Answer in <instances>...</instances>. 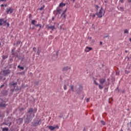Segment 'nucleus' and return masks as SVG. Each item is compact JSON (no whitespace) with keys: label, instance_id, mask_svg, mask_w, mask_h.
Masks as SVG:
<instances>
[{"label":"nucleus","instance_id":"f03ea898","mask_svg":"<svg viewBox=\"0 0 131 131\" xmlns=\"http://www.w3.org/2000/svg\"><path fill=\"white\" fill-rule=\"evenodd\" d=\"M32 112H33V109L32 108H30L29 111L28 112V114H30V116H27V119H28L29 122H30L31 120H32L33 117H34V114L33 113V116H31V114H32Z\"/></svg>","mask_w":131,"mask_h":131},{"label":"nucleus","instance_id":"b1692460","mask_svg":"<svg viewBox=\"0 0 131 131\" xmlns=\"http://www.w3.org/2000/svg\"><path fill=\"white\" fill-rule=\"evenodd\" d=\"M101 123H102L103 124V125H105V124H106V122H105V121L101 120L100 121Z\"/></svg>","mask_w":131,"mask_h":131},{"label":"nucleus","instance_id":"9d476101","mask_svg":"<svg viewBox=\"0 0 131 131\" xmlns=\"http://www.w3.org/2000/svg\"><path fill=\"white\" fill-rule=\"evenodd\" d=\"M82 86L81 85H79V88L77 90V92H81L82 91Z\"/></svg>","mask_w":131,"mask_h":131},{"label":"nucleus","instance_id":"603ef678","mask_svg":"<svg viewBox=\"0 0 131 131\" xmlns=\"http://www.w3.org/2000/svg\"><path fill=\"white\" fill-rule=\"evenodd\" d=\"M91 38H92V37H90V39H91Z\"/></svg>","mask_w":131,"mask_h":131},{"label":"nucleus","instance_id":"bb28decb","mask_svg":"<svg viewBox=\"0 0 131 131\" xmlns=\"http://www.w3.org/2000/svg\"><path fill=\"white\" fill-rule=\"evenodd\" d=\"M35 26H36L37 27H38V26L39 27V28H40L41 27V25L40 24H37L35 25Z\"/></svg>","mask_w":131,"mask_h":131},{"label":"nucleus","instance_id":"4c0bfd02","mask_svg":"<svg viewBox=\"0 0 131 131\" xmlns=\"http://www.w3.org/2000/svg\"><path fill=\"white\" fill-rule=\"evenodd\" d=\"M100 46H102V45H103V42L102 41H100Z\"/></svg>","mask_w":131,"mask_h":131},{"label":"nucleus","instance_id":"a19ab883","mask_svg":"<svg viewBox=\"0 0 131 131\" xmlns=\"http://www.w3.org/2000/svg\"><path fill=\"white\" fill-rule=\"evenodd\" d=\"M23 110H24V108H21L20 109V111H22Z\"/></svg>","mask_w":131,"mask_h":131},{"label":"nucleus","instance_id":"58836bf2","mask_svg":"<svg viewBox=\"0 0 131 131\" xmlns=\"http://www.w3.org/2000/svg\"><path fill=\"white\" fill-rule=\"evenodd\" d=\"M7 0H1L0 2H5Z\"/></svg>","mask_w":131,"mask_h":131},{"label":"nucleus","instance_id":"6e6552de","mask_svg":"<svg viewBox=\"0 0 131 131\" xmlns=\"http://www.w3.org/2000/svg\"><path fill=\"white\" fill-rule=\"evenodd\" d=\"M70 69H71V67H65L63 68L62 70L63 71H68V70H70Z\"/></svg>","mask_w":131,"mask_h":131},{"label":"nucleus","instance_id":"8fccbe9b","mask_svg":"<svg viewBox=\"0 0 131 131\" xmlns=\"http://www.w3.org/2000/svg\"><path fill=\"white\" fill-rule=\"evenodd\" d=\"M105 3H107V1H105Z\"/></svg>","mask_w":131,"mask_h":131},{"label":"nucleus","instance_id":"72a5a7b5","mask_svg":"<svg viewBox=\"0 0 131 131\" xmlns=\"http://www.w3.org/2000/svg\"><path fill=\"white\" fill-rule=\"evenodd\" d=\"M86 102H87V103H89V102H90V98L86 99Z\"/></svg>","mask_w":131,"mask_h":131},{"label":"nucleus","instance_id":"39448f33","mask_svg":"<svg viewBox=\"0 0 131 131\" xmlns=\"http://www.w3.org/2000/svg\"><path fill=\"white\" fill-rule=\"evenodd\" d=\"M13 11H14V9H13L11 8H9L8 9H6V13H7V14H12V13H13Z\"/></svg>","mask_w":131,"mask_h":131},{"label":"nucleus","instance_id":"e433bc0d","mask_svg":"<svg viewBox=\"0 0 131 131\" xmlns=\"http://www.w3.org/2000/svg\"><path fill=\"white\" fill-rule=\"evenodd\" d=\"M108 36H109V35H106V36H105L104 37V38H106L108 37Z\"/></svg>","mask_w":131,"mask_h":131},{"label":"nucleus","instance_id":"412c9836","mask_svg":"<svg viewBox=\"0 0 131 131\" xmlns=\"http://www.w3.org/2000/svg\"><path fill=\"white\" fill-rule=\"evenodd\" d=\"M17 68H19V69H21V70H24V67L20 66V65L17 66Z\"/></svg>","mask_w":131,"mask_h":131},{"label":"nucleus","instance_id":"864d4df0","mask_svg":"<svg viewBox=\"0 0 131 131\" xmlns=\"http://www.w3.org/2000/svg\"><path fill=\"white\" fill-rule=\"evenodd\" d=\"M36 111H37V110H36Z\"/></svg>","mask_w":131,"mask_h":131},{"label":"nucleus","instance_id":"ddd939ff","mask_svg":"<svg viewBox=\"0 0 131 131\" xmlns=\"http://www.w3.org/2000/svg\"><path fill=\"white\" fill-rule=\"evenodd\" d=\"M49 129H51V130H54V129H55V128H56V127L53 126H48Z\"/></svg>","mask_w":131,"mask_h":131},{"label":"nucleus","instance_id":"49530a36","mask_svg":"<svg viewBox=\"0 0 131 131\" xmlns=\"http://www.w3.org/2000/svg\"><path fill=\"white\" fill-rule=\"evenodd\" d=\"M0 46H2V43L0 42Z\"/></svg>","mask_w":131,"mask_h":131},{"label":"nucleus","instance_id":"37998d69","mask_svg":"<svg viewBox=\"0 0 131 131\" xmlns=\"http://www.w3.org/2000/svg\"><path fill=\"white\" fill-rule=\"evenodd\" d=\"M4 124H5V125H8V124L4 123Z\"/></svg>","mask_w":131,"mask_h":131},{"label":"nucleus","instance_id":"423d86ee","mask_svg":"<svg viewBox=\"0 0 131 131\" xmlns=\"http://www.w3.org/2000/svg\"><path fill=\"white\" fill-rule=\"evenodd\" d=\"M99 81L100 84H104L105 83V81H106V79L102 78L99 79Z\"/></svg>","mask_w":131,"mask_h":131},{"label":"nucleus","instance_id":"0eeeda50","mask_svg":"<svg viewBox=\"0 0 131 131\" xmlns=\"http://www.w3.org/2000/svg\"><path fill=\"white\" fill-rule=\"evenodd\" d=\"M4 23H7V20H4V18H0V26H2Z\"/></svg>","mask_w":131,"mask_h":131},{"label":"nucleus","instance_id":"c9c22d12","mask_svg":"<svg viewBox=\"0 0 131 131\" xmlns=\"http://www.w3.org/2000/svg\"><path fill=\"white\" fill-rule=\"evenodd\" d=\"M5 86V85L3 84L0 86V89H2V88H4Z\"/></svg>","mask_w":131,"mask_h":131},{"label":"nucleus","instance_id":"09e8293b","mask_svg":"<svg viewBox=\"0 0 131 131\" xmlns=\"http://www.w3.org/2000/svg\"><path fill=\"white\" fill-rule=\"evenodd\" d=\"M73 2H75V0H73Z\"/></svg>","mask_w":131,"mask_h":131},{"label":"nucleus","instance_id":"f257e3e1","mask_svg":"<svg viewBox=\"0 0 131 131\" xmlns=\"http://www.w3.org/2000/svg\"><path fill=\"white\" fill-rule=\"evenodd\" d=\"M66 6V4L61 3L59 4V8H57V11L59 13L61 14V16L63 17V18H66V15H65L66 12L67 11V8H65Z\"/></svg>","mask_w":131,"mask_h":131},{"label":"nucleus","instance_id":"dca6fc26","mask_svg":"<svg viewBox=\"0 0 131 131\" xmlns=\"http://www.w3.org/2000/svg\"><path fill=\"white\" fill-rule=\"evenodd\" d=\"M3 73H4L6 75H7V74H9V73H10V72L8 70L4 71Z\"/></svg>","mask_w":131,"mask_h":131},{"label":"nucleus","instance_id":"1a4fd4ad","mask_svg":"<svg viewBox=\"0 0 131 131\" xmlns=\"http://www.w3.org/2000/svg\"><path fill=\"white\" fill-rule=\"evenodd\" d=\"M92 50H93L92 48L86 47L85 49V52H90V51H92Z\"/></svg>","mask_w":131,"mask_h":131},{"label":"nucleus","instance_id":"cd10ccee","mask_svg":"<svg viewBox=\"0 0 131 131\" xmlns=\"http://www.w3.org/2000/svg\"><path fill=\"white\" fill-rule=\"evenodd\" d=\"M91 16H92V18H95V17H96V14H92Z\"/></svg>","mask_w":131,"mask_h":131},{"label":"nucleus","instance_id":"393cba45","mask_svg":"<svg viewBox=\"0 0 131 131\" xmlns=\"http://www.w3.org/2000/svg\"><path fill=\"white\" fill-rule=\"evenodd\" d=\"M7 58H8V56H3V60H6V59H7Z\"/></svg>","mask_w":131,"mask_h":131},{"label":"nucleus","instance_id":"5fc2aeb1","mask_svg":"<svg viewBox=\"0 0 131 131\" xmlns=\"http://www.w3.org/2000/svg\"><path fill=\"white\" fill-rule=\"evenodd\" d=\"M96 7H98V6H96Z\"/></svg>","mask_w":131,"mask_h":131},{"label":"nucleus","instance_id":"a18cd8bd","mask_svg":"<svg viewBox=\"0 0 131 131\" xmlns=\"http://www.w3.org/2000/svg\"><path fill=\"white\" fill-rule=\"evenodd\" d=\"M129 41L131 42V38H129Z\"/></svg>","mask_w":131,"mask_h":131},{"label":"nucleus","instance_id":"c03bdc74","mask_svg":"<svg viewBox=\"0 0 131 131\" xmlns=\"http://www.w3.org/2000/svg\"><path fill=\"white\" fill-rule=\"evenodd\" d=\"M128 3H131V0L128 1Z\"/></svg>","mask_w":131,"mask_h":131},{"label":"nucleus","instance_id":"5701e85b","mask_svg":"<svg viewBox=\"0 0 131 131\" xmlns=\"http://www.w3.org/2000/svg\"><path fill=\"white\" fill-rule=\"evenodd\" d=\"M94 83L95 84V85H99V83L97 82V81H96V80H94Z\"/></svg>","mask_w":131,"mask_h":131},{"label":"nucleus","instance_id":"20e7f679","mask_svg":"<svg viewBox=\"0 0 131 131\" xmlns=\"http://www.w3.org/2000/svg\"><path fill=\"white\" fill-rule=\"evenodd\" d=\"M40 124H41V120L39 119L34 122L32 124V126H38V125H40Z\"/></svg>","mask_w":131,"mask_h":131},{"label":"nucleus","instance_id":"7c9ffc66","mask_svg":"<svg viewBox=\"0 0 131 131\" xmlns=\"http://www.w3.org/2000/svg\"><path fill=\"white\" fill-rule=\"evenodd\" d=\"M32 17V15H31V14H30L29 15V19H31V17Z\"/></svg>","mask_w":131,"mask_h":131},{"label":"nucleus","instance_id":"79ce46f5","mask_svg":"<svg viewBox=\"0 0 131 131\" xmlns=\"http://www.w3.org/2000/svg\"><path fill=\"white\" fill-rule=\"evenodd\" d=\"M1 7H5V5H4L3 4L1 5Z\"/></svg>","mask_w":131,"mask_h":131},{"label":"nucleus","instance_id":"4468645a","mask_svg":"<svg viewBox=\"0 0 131 131\" xmlns=\"http://www.w3.org/2000/svg\"><path fill=\"white\" fill-rule=\"evenodd\" d=\"M0 107H2V108H4V107H6V104L3 103V102L0 103Z\"/></svg>","mask_w":131,"mask_h":131},{"label":"nucleus","instance_id":"ea45409f","mask_svg":"<svg viewBox=\"0 0 131 131\" xmlns=\"http://www.w3.org/2000/svg\"><path fill=\"white\" fill-rule=\"evenodd\" d=\"M43 8L41 7V8L39 9V10H43Z\"/></svg>","mask_w":131,"mask_h":131},{"label":"nucleus","instance_id":"c85d7f7f","mask_svg":"<svg viewBox=\"0 0 131 131\" xmlns=\"http://www.w3.org/2000/svg\"><path fill=\"white\" fill-rule=\"evenodd\" d=\"M5 25H7V27H9L10 26V24L9 23H6L5 24Z\"/></svg>","mask_w":131,"mask_h":131},{"label":"nucleus","instance_id":"de8ad7c7","mask_svg":"<svg viewBox=\"0 0 131 131\" xmlns=\"http://www.w3.org/2000/svg\"><path fill=\"white\" fill-rule=\"evenodd\" d=\"M52 20H54V17L52 18Z\"/></svg>","mask_w":131,"mask_h":131},{"label":"nucleus","instance_id":"473e14b6","mask_svg":"<svg viewBox=\"0 0 131 131\" xmlns=\"http://www.w3.org/2000/svg\"><path fill=\"white\" fill-rule=\"evenodd\" d=\"M120 2H121L122 4H123V3H124V0H120Z\"/></svg>","mask_w":131,"mask_h":131},{"label":"nucleus","instance_id":"f704fd0d","mask_svg":"<svg viewBox=\"0 0 131 131\" xmlns=\"http://www.w3.org/2000/svg\"><path fill=\"white\" fill-rule=\"evenodd\" d=\"M54 127H55V128L59 129V126H58L57 125H56Z\"/></svg>","mask_w":131,"mask_h":131},{"label":"nucleus","instance_id":"a878e982","mask_svg":"<svg viewBox=\"0 0 131 131\" xmlns=\"http://www.w3.org/2000/svg\"><path fill=\"white\" fill-rule=\"evenodd\" d=\"M99 88L100 89V90H102L103 89V86H102L101 85L99 84Z\"/></svg>","mask_w":131,"mask_h":131},{"label":"nucleus","instance_id":"f3484780","mask_svg":"<svg viewBox=\"0 0 131 131\" xmlns=\"http://www.w3.org/2000/svg\"><path fill=\"white\" fill-rule=\"evenodd\" d=\"M17 84V82H13L12 83H10L9 85H11V86H15Z\"/></svg>","mask_w":131,"mask_h":131},{"label":"nucleus","instance_id":"3c124183","mask_svg":"<svg viewBox=\"0 0 131 131\" xmlns=\"http://www.w3.org/2000/svg\"><path fill=\"white\" fill-rule=\"evenodd\" d=\"M5 7H7V5H5Z\"/></svg>","mask_w":131,"mask_h":131},{"label":"nucleus","instance_id":"aec40b11","mask_svg":"<svg viewBox=\"0 0 131 131\" xmlns=\"http://www.w3.org/2000/svg\"><path fill=\"white\" fill-rule=\"evenodd\" d=\"M124 34H128V30L127 29H125V30H124Z\"/></svg>","mask_w":131,"mask_h":131},{"label":"nucleus","instance_id":"a211bd4d","mask_svg":"<svg viewBox=\"0 0 131 131\" xmlns=\"http://www.w3.org/2000/svg\"><path fill=\"white\" fill-rule=\"evenodd\" d=\"M70 88H71L72 92H74V86L73 85H70Z\"/></svg>","mask_w":131,"mask_h":131},{"label":"nucleus","instance_id":"4be33fe9","mask_svg":"<svg viewBox=\"0 0 131 131\" xmlns=\"http://www.w3.org/2000/svg\"><path fill=\"white\" fill-rule=\"evenodd\" d=\"M35 22H36V21L35 20H32V21H31V24L33 25H35Z\"/></svg>","mask_w":131,"mask_h":131},{"label":"nucleus","instance_id":"9b49d317","mask_svg":"<svg viewBox=\"0 0 131 131\" xmlns=\"http://www.w3.org/2000/svg\"><path fill=\"white\" fill-rule=\"evenodd\" d=\"M118 9L119 11H121V12H123L124 9L122 7H118Z\"/></svg>","mask_w":131,"mask_h":131},{"label":"nucleus","instance_id":"7ed1b4c3","mask_svg":"<svg viewBox=\"0 0 131 131\" xmlns=\"http://www.w3.org/2000/svg\"><path fill=\"white\" fill-rule=\"evenodd\" d=\"M104 15V13H103V8L101 7V9H100L99 12L96 13V16L98 17V18H102Z\"/></svg>","mask_w":131,"mask_h":131},{"label":"nucleus","instance_id":"6ab92c4d","mask_svg":"<svg viewBox=\"0 0 131 131\" xmlns=\"http://www.w3.org/2000/svg\"><path fill=\"white\" fill-rule=\"evenodd\" d=\"M68 84H69V83H68L67 85L64 84V85H63V90H64V91H66V90H67V85H68Z\"/></svg>","mask_w":131,"mask_h":131},{"label":"nucleus","instance_id":"2f4dec72","mask_svg":"<svg viewBox=\"0 0 131 131\" xmlns=\"http://www.w3.org/2000/svg\"><path fill=\"white\" fill-rule=\"evenodd\" d=\"M37 55H39V54H40V51L38 50L37 52Z\"/></svg>","mask_w":131,"mask_h":131},{"label":"nucleus","instance_id":"2eb2a0df","mask_svg":"<svg viewBox=\"0 0 131 131\" xmlns=\"http://www.w3.org/2000/svg\"><path fill=\"white\" fill-rule=\"evenodd\" d=\"M1 128L2 129L3 131H9V128H7V127L3 128V127H1Z\"/></svg>","mask_w":131,"mask_h":131},{"label":"nucleus","instance_id":"f8f14e48","mask_svg":"<svg viewBox=\"0 0 131 131\" xmlns=\"http://www.w3.org/2000/svg\"><path fill=\"white\" fill-rule=\"evenodd\" d=\"M48 29H51V30H54V29H55V26H49Z\"/></svg>","mask_w":131,"mask_h":131},{"label":"nucleus","instance_id":"c756f323","mask_svg":"<svg viewBox=\"0 0 131 131\" xmlns=\"http://www.w3.org/2000/svg\"><path fill=\"white\" fill-rule=\"evenodd\" d=\"M33 50L34 52H35H35H36V48L34 47V48H33Z\"/></svg>","mask_w":131,"mask_h":131}]
</instances>
